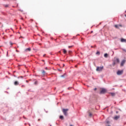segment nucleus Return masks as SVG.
Returning a JSON list of instances; mask_svg holds the SVG:
<instances>
[{"mask_svg": "<svg viewBox=\"0 0 126 126\" xmlns=\"http://www.w3.org/2000/svg\"><path fill=\"white\" fill-rule=\"evenodd\" d=\"M123 70H119L117 71V73L118 75H121V74H123Z\"/></svg>", "mask_w": 126, "mask_h": 126, "instance_id": "nucleus-5", "label": "nucleus"}, {"mask_svg": "<svg viewBox=\"0 0 126 126\" xmlns=\"http://www.w3.org/2000/svg\"><path fill=\"white\" fill-rule=\"evenodd\" d=\"M34 84H35V85H36V84H38V81H35L34 82Z\"/></svg>", "mask_w": 126, "mask_h": 126, "instance_id": "nucleus-19", "label": "nucleus"}, {"mask_svg": "<svg viewBox=\"0 0 126 126\" xmlns=\"http://www.w3.org/2000/svg\"><path fill=\"white\" fill-rule=\"evenodd\" d=\"M6 7H7V5H6Z\"/></svg>", "mask_w": 126, "mask_h": 126, "instance_id": "nucleus-35", "label": "nucleus"}, {"mask_svg": "<svg viewBox=\"0 0 126 126\" xmlns=\"http://www.w3.org/2000/svg\"><path fill=\"white\" fill-rule=\"evenodd\" d=\"M91 33H93V31H92V32H91Z\"/></svg>", "mask_w": 126, "mask_h": 126, "instance_id": "nucleus-29", "label": "nucleus"}, {"mask_svg": "<svg viewBox=\"0 0 126 126\" xmlns=\"http://www.w3.org/2000/svg\"><path fill=\"white\" fill-rule=\"evenodd\" d=\"M111 95H112L113 96H115V95H116V94L115 93H110Z\"/></svg>", "mask_w": 126, "mask_h": 126, "instance_id": "nucleus-16", "label": "nucleus"}, {"mask_svg": "<svg viewBox=\"0 0 126 126\" xmlns=\"http://www.w3.org/2000/svg\"><path fill=\"white\" fill-rule=\"evenodd\" d=\"M120 26L121 27H122V25H120Z\"/></svg>", "mask_w": 126, "mask_h": 126, "instance_id": "nucleus-31", "label": "nucleus"}, {"mask_svg": "<svg viewBox=\"0 0 126 126\" xmlns=\"http://www.w3.org/2000/svg\"><path fill=\"white\" fill-rule=\"evenodd\" d=\"M119 119H120V116H115L114 118V120H115L116 121H117V120H119Z\"/></svg>", "mask_w": 126, "mask_h": 126, "instance_id": "nucleus-9", "label": "nucleus"}, {"mask_svg": "<svg viewBox=\"0 0 126 126\" xmlns=\"http://www.w3.org/2000/svg\"><path fill=\"white\" fill-rule=\"evenodd\" d=\"M117 63V62L115 61H114L113 63V66H115V65H116V64Z\"/></svg>", "mask_w": 126, "mask_h": 126, "instance_id": "nucleus-12", "label": "nucleus"}, {"mask_svg": "<svg viewBox=\"0 0 126 126\" xmlns=\"http://www.w3.org/2000/svg\"><path fill=\"white\" fill-rule=\"evenodd\" d=\"M89 117H90V118L92 117V113L90 112H89Z\"/></svg>", "mask_w": 126, "mask_h": 126, "instance_id": "nucleus-11", "label": "nucleus"}, {"mask_svg": "<svg viewBox=\"0 0 126 126\" xmlns=\"http://www.w3.org/2000/svg\"><path fill=\"white\" fill-rule=\"evenodd\" d=\"M115 62H116V63H120V59H119L118 58H117L116 59V60L114 61Z\"/></svg>", "mask_w": 126, "mask_h": 126, "instance_id": "nucleus-10", "label": "nucleus"}, {"mask_svg": "<svg viewBox=\"0 0 126 126\" xmlns=\"http://www.w3.org/2000/svg\"><path fill=\"white\" fill-rule=\"evenodd\" d=\"M14 84L15 86L19 85V83L18 82V81H16L14 82Z\"/></svg>", "mask_w": 126, "mask_h": 126, "instance_id": "nucleus-8", "label": "nucleus"}, {"mask_svg": "<svg viewBox=\"0 0 126 126\" xmlns=\"http://www.w3.org/2000/svg\"><path fill=\"white\" fill-rule=\"evenodd\" d=\"M64 66V64H63V66Z\"/></svg>", "mask_w": 126, "mask_h": 126, "instance_id": "nucleus-32", "label": "nucleus"}, {"mask_svg": "<svg viewBox=\"0 0 126 126\" xmlns=\"http://www.w3.org/2000/svg\"><path fill=\"white\" fill-rule=\"evenodd\" d=\"M121 42H122V43H126V39H124V38H121Z\"/></svg>", "mask_w": 126, "mask_h": 126, "instance_id": "nucleus-7", "label": "nucleus"}, {"mask_svg": "<svg viewBox=\"0 0 126 126\" xmlns=\"http://www.w3.org/2000/svg\"><path fill=\"white\" fill-rule=\"evenodd\" d=\"M94 91H96V90H97V88H94Z\"/></svg>", "mask_w": 126, "mask_h": 126, "instance_id": "nucleus-23", "label": "nucleus"}, {"mask_svg": "<svg viewBox=\"0 0 126 126\" xmlns=\"http://www.w3.org/2000/svg\"><path fill=\"white\" fill-rule=\"evenodd\" d=\"M68 111V109H63V113L64 114V116H67L68 113L67 112Z\"/></svg>", "mask_w": 126, "mask_h": 126, "instance_id": "nucleus-1", "label": "nucleus"}, {"mask_svg": "<svg viewBox=\"0 0 126 126\" xmlns=\"http://www.w3.org/2000/svg\"><path fill=\"white\" fill-rule=\"evenodd\" d=\"M43 57H45V55H43Z\"/></svg>", "mask_w": 126, "mask_h": 126, "instance_id": "nucleus-34", "label": "nucleus"}, {"mask_svg": "<svg viewBox=\"0 0 126 126\" xmlns=\"http://www.w3.org/2000/svg\"><path fill=\"white\" fill-rule=\"evenodd\" d=\"M60 119H61V120H63V116H60Z\"/></svg>", "mask_w": 126, "mask_h": 126, "instance_id": "nucleus-15", "label": "nucleus"}, {"mask_svg": "<svg viewBox=\"0 0 126 126\" xmlns=\"http://www.w3.org/2000/svg\"><path fill=\"white\" fill-rule=\"evenodd\" d=\"M125 17H126V14L125 15Z\"/></svg>", "mask_w": 126, "mask_h": 126, "instance_id": "nucleus-30", "label": "nucleus"}, {"mask_svg": "<svg viewBox=\"0 0 126 126\" xmlns=\"http://www.w3.org/2000/svg\"><path fill=\"white\" fill-rule=\"evenodd\" d=\"M46 73V71L45 70H42V74H45Z\"/></svg>", "mask_w": 126, "mask_h": 126, "instance_id": "nucleus-20", "label": "nucleus"}, {"mask_svg": "<svg viewBox=\"0 0 126 126\" xmlns=\"http://www.w3.org/2000/svg\"><path fill=\"white\" fill-rule=\"evenodd\" d=\"M26 82L28 83V80H27V81H26Z\"/></svg>", "mask_w": 126, "mask_h": 126, "instance_id": "nucleus-28", "label": "nucleus"}, {"mask_svg": "<svg viewBox=\"0 0 126 126\" xmlns=\"http://www.w3.org/2000/svg\"><path fill=\"white\" fill-rule=\"evenodd\" d=\"M10 44L11 45V46H12V45H13V43H12V42H10Z\"/></svg>", "mask_w": 126, "mask_h": 126, "instance_id": "nucleus-21", "label": "nucleus"}, {"mask_svg": "<svg viewBox=\"0 0 126 126\" xmlns=\"http://www.w3.org/2000/svg\"><path fill=\"white\" fill-rule=\"evenodd\" d=\"M114 27H115V28H117V29H119V26L117 25H115L114 26Z\"/></svg>", "mask_w": 126, "mask_h": 126, "instance_id": "nucleus-17", "label": "nucleus"}, {"mask_svg": "<svg viewBox=\"0 0 126 126\" xmlns=\"http://www.w3.org/2000/svg\"><path fill=\"white\" fill-rule=\"evenodd\" d=\"M72 47H73V46H72H72H68V48H72Z\"/></svg>", "mask_w": 126, "mask_h": 126, "instance_id": "nucleus-22", "label": "nucleus"}, {"mask_svg": "<svg viewBox=\"0 0 126 126\" xmlns=\"http://www.w3.org/2000/svg\"><path fill=\"white\" fill-rule=\"evenodd\" d=\"M40 119H38V122H40Z\"/></svg>", "mask_w": 126, "mask_h": 126, "instance_id": "nucleus-25", "label": "nucleus"}, {"mask_svg": "<svg viewBox=\"0 0 126 126\" xmlns=\"http://www.w3.org/2000/svg\"><path fill=\"white\" fill-rule=\"evenodd\" d=\"M29 126H31V125H30V124H29Z\"/></svg>", "mask_w": 126, "mask_h": 126, "instance_id": "nucleus-33", "label": "nucleus"}, {"mask_svg": "<svg viewBox=\"0 0 126 126\" xmlns=\"http://www.w3.org/2000/svg\"><path fill=\"white\" fill-rule=\"evenodd\" d=\"M63 54H66V50L65 49H63Z\"/></svg>", "mask_w": 126, "mask_h": 126, "instance_id": "nucleus-13", "label": "nucleus"}, {"mask_svg": "<svg viewBox=\"0 0 126 126\" xmlns=\"http://www.w3.org/2000/svg\"><path fill=\"white\" fill-rule=\"evenodd\" d=\"M105 93H107V90L106 89H102L100 91V94H105Z\"/></svg>", "mask_w": 126, "mask_h": 126, "instance_id": "nucleus-3", "label": "nucleus"}, {"mask_svg": "<svg viewBox=\"0 0 126 126\" xmlns=\"http://www.w3.org/2000/svg\"><path fill=\"white\" fill-rule=\"evenodd\" d=\"M21 77V78H22V77Z\"/></svg>", "mask_w": 126, "mask_h": 126, "instance_id": "nucleus-36", "label": "nucleus"}, {"mask_svg": "<svg viewBox=\"0 0 126 126\" xmlns=\"http://www.w3.org/2000/svg\"><path fill=\"white\" fill-rule=\"evenodd\" d=\"M31 51V48H28L25 50V53H27V52H30Z\"/></svg>", "mask_w": 126, "mask_h": 126, "instance_id": "nucleus-6", "label": "nucleus"}, {"mask_svg": "<svg viewBox=\"0 0 126 126\" xmlns=\"http://www.w3.org/2000/svg\"><path fill=\"white\" fill-rule=\"evenodd\" d=\"M45 69L48 70V68H47V67H46V68H45Z\"/></svg>", "mask_w": 126, "mask_h": 126, "instance_id": "nucleus-24", "label": "nucleus"}, {"mask_svg": "<svg viewBox=\"0 0 126 126\" xmlns=\"http://www.w3.org/2000/svg\"><path fill=\"white\" fill-rule=\"evenodd\" d=\"M104 58H107L108 57V54L106 53L104 55Z\"/></svg>", "mask_w": 126, "mask_h": 126, "instance_id": "nucleus-14", "label": "nucleus"}, {"mask_svg": "<svg viewBox=\"0 0 126 126\" xmlns=\"http://www.w3.org/2000/svg\"><path fill=\"white\" fill-rule=\"evenodd\" d=\"M61 77H63V75H62V76H61Z\"/></svg>", "mask_w": 126, "mask_h": 126, "instance_id": "nucleus-26", "label": "nucleus"}, {"mask_svg": "<svg viewBox=\"0 0 126 126\" xmlns=\"http://www.w3.org/2000/svg\"><path fill=\"white\" fill-rule=\"evenodd\" d=\"M69 53H71V51H69Z\"/></svg>", "mask_w": 126, "mask_h": 126, "instance_id": "nucleus-27", "label": "nucleus"}, {"mask_svg": "<svg viewBox=\"0 0 126 126\" xmlns=\"http://www.w3.org/2000/svg\"><path fill=\"white\" fill-rule=\"evenodd\" d=\"M126 60H123L121 63V64H120L121 66H124V64L126 63Z\"/></svg>", "mask_w": 126, "mask_h": 126, "instance_id": "nucleus-4", "label": "nucleus"}, {"mask_svg": "<svg viewBox=\"0 0 126 126\" xmlns=\"http://www.w3.org/2000/svg\"><path fill=\"white\" fill-rule=\"evenodd\" d=\"M96 55H100V52L97 51V52L96 53Z\"/></svg>", "mask_w": 126, "mask_h": 126, "instance_id": "nucleus-18", "label": "nucleus"}, {"mask_svg": "<svg viewBox=\"0 0 126 126\" xmlns=\"http://www.w3.org/2000/svg\"><path fill=\"white\" fill-rule=\"evenodd\" d=\"M103 69H104L103 66H102L101 67H97L96 70V71H102V70H103Z\"/></svg>", "mask_w": 126, "mask_h": 126, "instance_id": "nucleus-2", "label": "nucleus"}]
</instances>
